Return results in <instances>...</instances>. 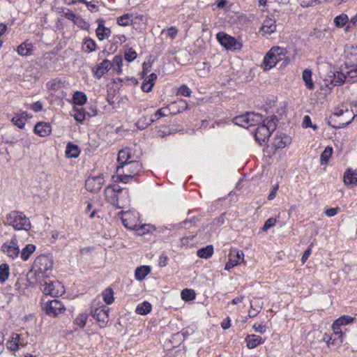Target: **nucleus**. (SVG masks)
Listing matches in <instances>:
<instances>
[{"label":"nucleus","instance_id":"45","mask_svg":"<svg viewBox=\"0 0 357 357\" xmlns=\"http://www.w3.org/2000/svg\"><path fill=\"white\" fill-rule=\"evenodd\" d=\"M86 96L84 93L77 91L73 95V101L75 105H83L86 102Z\"/></svg>","mask_w":357,"mask_h":357},{"label":"nucleus","instance_id":"26","mask_svg":"<svg viewBox=\"0 0 357 357\" xmlns=\"http://www.w3.org/2000/svg\"><path fill=\"white\" fill-rule=\"evenodd\" d=\"M354 320V317H351L348 315H344L335 321V322L333 324V329H336L337 331L342 330L340 328L341 326L351 323L353 322Z\"/></svg>","mask_w":357,"mask_h":357},{"label":"nucleus","instance_id":"37","mask_svg":"<svg viewBox=\"0 0 357 357\" xmlns=\"http://www.w3.org/2000/svg\"><path fill=\"white\" fill-rule=\"evenodd\" d=\"M111 64H112V68L114 71L117 73H122L123 59L121 55H116L111 61Z\"/></svg>","mask_w":357,"mask_h":357},{"label":"nucleus","instance_id":"4","mask_svg":"<svg viewBox=\"0 0 357 357\" xmlns=\"http://www.w3.org/2000/svg\"><path fill=\"white\" fill-rule=\"evenodd\" d=\"M1 251L10 259H16L20 253L17 236L14 235L10 241L4 243L1 247Z\"/></svg>","mask_w":357,"mask_h":357},{"label":"nucleus","instance_id":"7","mask_svg":"<svg viewBox=\"0 0 357 357\" xmlns=\"http://www.w3.org/2000/svg\"><path fill=\"white\" fill-rule=\"evenodd\" d=\"M343 332L342 330L337 331L333 329V333L331 335L325 334L324 340L326 341L329 348L336 349L343 342Z\"/></svg>","mask_w":357,"mask_h":357},{"label":"nucleus","instance_id":"40","mask_svg":"<svg viewBox=\"0 0 357 357\" xmlns=\"http://www.w3.org/2000/svg\"><path fill=\"white\" fill-rule=\"evenodd\" d=\"M10 275L9 266L4 263L0 265V282L4 283L8 278Z\"/></svg>","mask_w":357,"mask_h":357},{"label":"nucleus","instance_id":"8","mask_svg":"<svg viewBox=\"0 0 357 357\" xmlns=\"http://www.w3.org/2000/svg\"><path fill=\"white\" fill-rule=\"evenodd\" d=\"M103 183L104 179L102 175L90 176L85 181V188L86 190L96 193L102 188Z\"/></svg>","mask_w":357,"mask_h":357},{"label":"nucleus","instance_id":"57","mask_svg":"<svg viewBox=\"0 0 357 357\" xmlns=\"http://www.w3.org/2000/svg\"><path fill=\"white\" fill-rule=\"evenodd\" d=\"M276 223V219L273 218H268L264 223L262 230L266 231L268 229L273 227Z\"/></svg>","mask_w":357,"mask_h":357},{"label":"nucleus","instance_id":"54","mask_svg":"<svg viewBox=\"0 0 357 357\" xmlns=\"http://www.w3.org/2000/svg\"><path fill=\"white\" fill-rule=\"evenodd\" d=\"M137 55V52L132 48H130L125 52L124 58L127 61L131 62L136 59Z\"/></svg>","mask_w":357,"mask_h":357},{"label":"nucleus","instance_id":"48","mask_svg":"<svg viewBox=\"0 0 357 357\" xmlns=\"http://www.w3.org/2000/svg\"><path fill=\"white\" fill-rule=\"evenodd\" d=\"M153 122H155L154 119H148L146 116H143L138 120L137 126L140 130H143Z\"/></svg>","mask_w":357,"mask_h":357},{"label":"nucleus","instance_id":"55","mask_svg":"<svg viewBox=\"0 0 357 357\" xmlns=\"http://www.w3.org/2000/svg\"><path fill=\"white\" fill-rule=\"evenodd\" d=\"M12 122L14 123V125L17 126L19 128H23L25 125L26 119H25V118H24L22 116L19 117L17 116H14L12 119Z\"/></svg>","mask_w":357,"mask_h":357},{"label":"nucleus","instance_id":"25","mask_svg":"<svg viewBox=\"0 0 357 357\" xmlns=\"http://www.w3.org/2000/svg\"><path fill=\"white\" fill-rule=\"evenodd\" d=\"M79 153L80 149L77 145L74 144L72 142L68 143L65 151V154L67 158H76L79 156Z\"/></svg>","mask_w":357,"mask_h":357},{"label":"nucleus","instance_id":"15","mask_svg":"<svg viewBox=\"0 0 357 357\" xmlns=\"http://www.w3.org/2000/svg\"><path fill=\"white\" fill-rule=\"evenodd\" d=\"M98 27L96 30V35L99 40H102L105 38H108L111 35V30L105 26V20L103 19H98L97 20Z\"/></svg>","mask_w":357,"mask_h":357},{"label":"nucleus","instance_id":"47","mask_svg":"<svg viewBox=\"0 0 357 357\" xmlns=\"http://www.w3.org/2000/svg\"><path fill=\"white\" fill-rule=\"evenodd\" d=\"M96 47V44L95 41L91 38H88L84 40L83 45V50L85 52L90 53L95 51Z\"/></svg>","mask_w":357,"mask_h":357},{"label":"nucleus","instance_id":"6","mask_svg":"<svg viewBox=\"0 0 357 357\" xmlns=\"http://www.w3.org/2000/svg\"><path fill=\"white\" fill-rule=\"evenodd\" d=\"M218 42L227 50H239L242 45L236 39L224 32H219L216 35Z\"/></svg>","mask_w":357,"mask_h":357},{"label":"nucleus","instance_id":"62","mask_svg":"<svg viewBox=\"0 0 357 357\" xmlns=\"http://www.w3.org/2000/svg\"><path fill=\"white\" fill-rule=\"evenodd\" d=\"M174 104H178V108L177 112H182L183 111H185L188 109V103L185 100H181L178 101L177 102H174Z\"/></svg>","mask_w":357,"mask_h":357},{"label":"nucleus","instance_id":"3","mask_svg":"<svg viewBox=\"0 0 357 357\" xmlns=\"http://www.w3.org/2000/svg\"><path fill=\"white\" fill-rule=\"evenodd\" d=\"M34 266L38 268L37 271L42 274V276L47 279L49 278L50 271L52 270L53 259L50 255H40L34 261Z\"/></svg>","mask_w":357,"mask_h":357},{"label":"nucleus","instance_id":"41","mask_svg":"<svg viewBox=\"0 0 357 357\" xmlns=\"http://www.w3.org/2000/svg\"><path fill=\"white\" fill-rule=\"evenodd\" d=\"M265 120V126H266L270 132L272 133L277 128L278 118L275 115L271 116L270 118H266Z\"/></svg>","mask_w":357,"mask_h":357},{"label":"nucleus","instance_id":"21","mask_svg":"<svg viewBox=\"0 0 357 357\" xmlns=\"http://www.w3.org/2000/svg\"><path fill=\"white\" fill-rule=\"evenodd\" d=\"M121 213L123 214L121 219L125 227L131 230L137 229V224L132 220V215L130 213L121 211Z\"/></svg>","mask_w":357,"mask_h":357},{"label":"nucleus","instance_id":"64","mask_svg":"<svg viewBox=\"0 0 357 357\" xmlns=\"http://www.w3.org/2000/svg\"><path fill=\"white\" fill-rule=\"evenodd\" d=\"M30 108L33 110L34 112H40L43 109V104L40 101H37L36 102H33L30 105Z\"/></svg>","mask_w":357,"mask_h":357},{"label":"nucleus","instance_id":"63","mask_svg":"<svg viewBox=\"0 0 357 357\" xmlns=\"http://www.w3.org/2000/svg\"><path fill=\"white\" fill-rule=\"evenodd\" d=\"M74 118L77 121L82 122L85 119V114L82 110H76Z\"/></svg>","mask_w":357,"mask_h":357},{"label":"nucleus","instance_id":"61","mask_svg":"<svg viewBox=\"0 0 357 357\" xmlns=\"http://www.w3.org/2000/svg\"><path fill=\"white\" fill-rule=\"evenodd\" d=\"M191 92V90L186 85H182L178 89V93L183 96L189 97Z\"/></svg>","mask_w":357,"mask_h":357},{"label":"nucleus","instance_id":"1","mask_svg":"<svg viewBox=\"0 0 357 357\" xmlns=\"http://www.w3.org/2000/svg\"><path fill=\"white\" fill-rule=\"evenodd\" d=\"M142 170V163L137 160H131L124 165H118L116 167V181L127 183L134 177L138 176Z\"/></svg>","mask_w":357,"mask_h":357},{"label":"nucleus","instance_id":"19","mask_svg":"<svg viewBox=\"0 0 357 357\" xmlns=\"http://www.w3.org/2000/svg\"><path fill=\"white\" fill-rule=\"evenodd\" d=\"M271 50H275L274 54H275V56L277 57V59L279 61L284 59V61L282 62V63L280 65V67H284L289 63V61H290L289 59L286 57L287 51L285 48L275 46V47H273L271 49Z\"/></svg>","mask_w":357,"mask_h":357},{"label":"nucleus","instance_id":"32","mask_svg":"<svg viewBox=\"0 0 357 357\" xmlns=\"http://www.w3.org/2000/svg\"><path fill=\"white\" fill-rule=\"evenodd\" d=\"M249 116H248V112H246L245 114L243 115H240L238 116H236L233 119L232 121L234 124L238 125L239 126L243 127V128H249Z\"/></svg>","mask_w":357,"mask_h":357},{"label":"nucleus","instance_id":"30","mask_svg":"<svg viewBox=\"0 0 357 357\" xmlns=\"http://www.w3.org/2000/svg\"><path fill=\"white\" fill-rule=\"evenodd\" d=\"M151 268L149 266H141L137 267L135 272V276L137 280L142 281L150 273Z\"/></svg>","mask_w":357,"mask_h":357},{"label":"nucleus","instance_id":"22","mask_svg":"<svg viewBox=\"0 0 357 357\" xmlns=\"http://www.w3.org/2000/svg\"><path fill=\"white\" fill-rule=\"evenodd\" d=\"M132 158L133 157L129 148L121 149L118 153L117 161L119 164V165H124L126 162H130Z\"/></svg>","mask_w":357,"mask_h":357},{"label":"nucleus","instance_id":"17","mask_svg":"<svg viewBox=\"0 0 357 357\" xmlns=\"http://www.w3.org/2000/svg\"><path fill=\"white\" fill-rule=\"evenodd\" d=\"M346 79V75L342 72L337 71L336 73H333V75L328 76V79H326L325 82H329L330 84L333 86H340L344 84Z\"/></svg>","mask_w":357,"mask_h":357},{"label":"nucleus","instance_id":"24","mask_svg":"<svg viewBox=\"0 0 357 357\" xmlns=\"http://www.w3.org/2000/svg\"><path fill=\"white\" fill-rule=\"evenodd\" d=\"M354 116H355V115H354L350 119H349L348 121H337L335 119L336 116H333V115H332L330 116V118L328 119V126H330L334 128H336V129L344 128V127H346L347 126H348L353 121V119H354Z\"/></svg>","mask_w":357,"mask_h":357},{"label":"nucleus","instance_id":"34","mask_svg":"<svg viewBox=\"0 0 357 357\" xmlns=\"http://www.w3.org/2000/svg\"><path fill=\"white\" fill-rule=\"evenodd\" d=\"M211 66L207 62L197 63V73L199 77H205L210 72Z\"/></svg>","mask_w":357,"mask_h":357},{"label":"nucleus","instance_id":"53","mask_svg":"<svg viewBox=\"0 0 357 357\" xmlns=\"http://www.w3.org/2000/svg\"><path fill=\"white\" fill-rule=\"evenodd\" d=\"M303 128H312L314 130H317L318 127L315 124H312L311 122V119L310 116L305 115L303 118Z\"/></svg>","mask_w":357,"mask_h":357},{"label":"nucleus","instance_id":"31","mask_svg":"<svg viewBox=\"0 0 357 357\" xmlns=\"http://www.w3.org/2000/svg\"><path fill=\"white\" fill-rule=\"evenodd\" d=\"M312 70L308 68H306L305 70H304L303 72V75H302V78H303V82H305L306 87L308 89H311V90L313 89L314 86V83L312 80Z\"/></svg>","mask_w":357,"mask_h":357},{"label":"nucleus","instance_id":"36","mask_svg":"<svg viewBox=\"0 0 357 357\" xmlns=\"http://www.w3.org/2000/svg\"><path fill=\"white\" fill-rule=\"evenodd\" d=\"M213 253V247L212 245H207L197 250V256L200 258L208 259L212 256Z\"/></svg>","mask_w":357,"mask_h":357},{"label":"nucleus","instance_id":"35","mask_svg":"<svg viewBox=\"0 0 357 357\" xmlns=\"http://www.w3.org/2000/svg\"><path fill=\"white\" fill-rule=\"evenodd\" d=\"M36 250V246L33 244H28L24 248L22 252L20 253V257L23 261H26L29 258L30 255L33 253Z\"/></svg>","mask_w":357,"mask_h":357},{"label":"nucleus","instance_id":"11","mask_svg":"<svg viewBox=\"0 0 357 357\" xmlns=\"http://www.w3.org/2000/svg\"><path fill=\"white\" fill-rule=\"evenodd\" d=\"M271 135V133L270 132L268 128L265 126V121H263V123L257 126L255 132V139L259 142L260 145H261L262 143L266 142V140L269 139Z\"/></svg>","mask_w":357,"mask_h":357},{"label":"nucleus","instance_id":"50","mask_svg":"<svg viewBox=\"0 0 357 357\" xmlns=\"http://www.w3.org/2000/svg\"><path fill=\"white\" fill-rule=\"evenodd\" d=\"M181 298L186 301H192L195 298V293L192 289H185L181 291Z\"/></svg>","mask_w":357,"mask_h":357},{"label":"nucleus","instance_id":"46","mask_svg":"<svg viewBox=\"0 0 357 357\" xmlns=\"http://www.w3.org/2000/svg\"><path fill=\"white\" fill-rule=\"evenodd\" d=\"M333 153V149L331 146H327L320 155L321 165L327 164Z\"/></svg>","mask_w":357,"mask_h":357},{"label":"nucleus","instance_id":"20","mask_svg":"<svg viewBox=\"0 0 357 357\" xmlns=\"http://www.w3.org/2000/svg\"><path fill=\"white\" fill-rule=\"evenodd\" d=\"M51 126L48 123L39 122L34 127V132L40 137H46L51 133Z\"/></svg>","mask_w":357,"mask_h":357},{"label":"nucleus","instance_id":"33","mask_svg":"<svg viewBox=\"0 0 357 357\" xmlns=\"http://www.w3.org/2000/svg\"><path fill=\"white\" fill-rule=\"evenodd\" d=\"M33 50V45L31 43L24 42L17 47V53L21 56H28Z\"/></svg>","mask_w":357,"mask_h":357},{"label":"nucleus","instance_id":"27","mask_svg":"<svg viewBox=\"0 0 357 357\" xmlns=\"http://www.w3.org/2000/svg\"><path fill=\"white\" fill-rule=\"evenodd\" d=\"M291 142V138L287 135H277L274 139L273 145L274 146L279 149H283L287 145L289 144Z\"/></svg>","mask_w":357,"mask_h":357},{"label":"nucleus","instance_id":"39","mask_svg":"<svg viewBox=\"0 0 357 357\" xmlns=\"http://www.w3.org/2000/svg\"><path fill=\"white\" fill-rule=\"evenodd\" d=\"M156 228L155 226L149 224H144L142 225H137V229L135 231L137 232L138 235L142 236L146 234V233H151L153 231H155Z\"/></svg>","mask_w":357,"mask_h":357},{"label":"nucleus","instance_id":"59","mask_svg":"<svg viewBox=\"0 0 357 357\" xmlns=\"http://www.w3.org/2000/svg\"><path fill=\"white\" fill-rule=\"evenodd\" d=\"M153 85L154 82H149V81H146V79H145L143 82L141 88L144 92L148 93L152 90Z\"/></svg>","mask_w":357,"mask_h":357},{"label":"nucleus","instance_id":"58","mask_svg":"<svg viewBox=\"0 0 357 357\" xmlns=\"http://www.w3.org/2000/svg\"><path fill=\"white\" fill-rule=\"evenodd\" d=\"M47 86L50 90L56 91L60 88V82L56 79H53L47 83Z\"/></svg>","mask_w":357,"mask_h":357},{"label":"nucleus","instance_id":"60","mask_svg":"<svg viewBox=\"0 0 357 357\" xmlns=\"http://www.w3.org/2000/svg\"><path fill=\"white\" fill-rule=\"evenodd\" d=\"M301 6L303 7H308L312 6L313 3H320L323 1H328L329 0H301Z\"/></svg>","mask_w":357,"mask_h":357},{"label":"nucleus","instance_id":"29","mask_svg":"<svg viewBox=\"0 0 357 357\" xmlns=\"http://www.w3.org/2000/svg\"><path fill=\"white\" fill-rule=\"evenodd\" d=\"M248 123L250 127L255 126H259L260 124L263 123V121H265L262 115L259 113L248 112Z\"/></svg>","mask_w":357,"mask_h":357},{"label":"nucleus","instance_id":"43","mask_svg":"<svg viewBox=\"0 0 357 357\" xmlns=\"http://www.w3.org/2000/svg\"><path fill=\"white\" fill-rule=\"evenodd\" d=\"M151 310V305L147 302L144 301L142 304L139 305L136 308V312L139 314H147Z\"/></svg>","mask_w":357,"mask_h":357},{"label":"nucleus","instance_id":"9","mask_svg":"<svg viewBox=\"0 0 357 357\" xmlns=\"http://www.w3.org/2000/svg\"><path fill=\"white\" fill-rule=\"evenodd\" d=\"M45 309L47 314L50 317H56L65 310L61 302L56 299L47 301Z\"/></svg>","mask_w":357,"mask_h":357},{"label":"nucleus","instance_id":"14","mask_svg":"<svg viewBox=\"0 0 357 357\" xmlns=\"http://www.w3.org/2000/svg\"><path fill=\"white\" fill-rule=\"evenodd\" d=\"M244 254L242 251L231 250L229 253L228 262L226 264L225 269L230 270L234 266L239 264V260H243Z\"/></svg>","mask_w":357,"mask_h":357},{"label":"nucleus","instance_id":"5","mask_svg":"<svg viewBox=\"0 0 357 357\" xmlns=\"http://www.w3.org/2000/svg\"><path fill=\"white\" fill-rule=\"evenodd\" d=\"M63 286L59 281L43 280L41 283V290L45 295L57 297L63 293Z\"/></svg>","mask_w":357,"mask_h":357},{"label":"nucleus","instance_id":"44","mask_svg":"<svg viewBox=\"0 0 357 357\" xmlns=\"http://www.w3.org/2000/svg\"><path fill=\"white\" fill-rule=\"evenodd\" d=\"M102 298L105 303L110 305L114 302V291L110 287L107 288L102 293Z\"/></svg>","mask_w":357,"mask_h":357},{"label":"nucleus","instance_id":"52","mask_svg":"<svg viewBox=\"0 0 357 357\" xmlns=\"http://www.w3.org/2000/svg\"><path fill=\"white\" fill-rule=\"evenodd\" d=\"M131 15L129 14H125L117 18V24L120 26H128L131 22Z\"/></svg>","mask_w":357,"mask_h":357},{"label":"nucleus","instance_id":"18","mask_svg":"<svg viewBox=\"0 0 357 357\" xmlns=\"http://www.w3.org/2000/svg\"><path fill=\"white\" fill-rule=\"evenodd\" d=\"M275 50H269L266 55L264 56L263 61V66L265 70H269L279 62L275 54H274Z\"/></svg>","mask_w":357,"mask_h":357},{"label":"nucleus","instance_id":"16","mask_svg":"<svg viewBox=\"0 0 357 357\" xmlns=\"http://www.w3.org/2000/svg\"><path fill=\"white\" fill-rule=\"evenodd\" d=\"M276 26L277 25L275 24V20L268 17L264 20L262 26L260 29V32H261L263 35H270L275 31Z\"/></svg>","mask_w":357,"mask_h":357},{"label":"nucleus","instance_id":"23","mask_svg":"<svg viewBox=\"0 0 357 357\" xmlns=\"http://www.w3.org/2000/svg\"><path fill=\"white\" fill-rule=\"evenodd\" d=\"M344 182L345 185H357V172L351 169H347L344 175Z\"/></svg>","mask_w":357,"mask_h":357},{"label":"nucleus","instance_id":"28","mask_svg":"<svg viewBox=\"0 0 357 357\" xmlns=\"http://www.w3.org/2000/svg\"><path fill=\"white\" fill-rule=\"evenodd\" d=\"M245 341L247 346L250 349H253L264 342L262 337L256 335H249L246 337Z\"/></svg>","mask_w":357,"mask_h":357},{"label":"nucleus","instance_id":"10","mask_svg":"<svg viewBox=\"0 0 357 357\" xmlns=\"http://www.w3.org/2000/svg\"><path fill=\"white\" fill-rule=\"evenodd\" d=\"M107 312L108 310L106 309V307L92 309L91 311L92 317L99 323L100 328H104L109 321Z\"/></svg>","mask_w":357,"mask_h":357},{"label":"nucleus","instance_id":"42","mask_svg":"<svg viewBox=\"0 0 357 357\" xmlns=\"http://www.w3.org/2000/svg\"><path fill=\"white\" fill-rule=\"evenodd\" d=\"M265 120V126H266L270 132L272 133L277 128L278 118L275 115L271 116L270 118H266Z\"/></svg>","mask_w":357,"mask_h":357},{"label":"nucleus","instance_id":"38","mask_svg":"<svg viewBox=\"0 0 357 357\" xmlns=\"http://www.w3.org/2000/svg\"><path fill=\"white\" fill-rule=\"evenodd\" d=\"M8 347L12 351H17L20 348V335L13 333L8 342Z\"/></svg>","mask_w":357,"mask_h":357},{"label":"nucleus","instance_id":"56","mask_svg":"<svg viewBox=\"0 0 357 357\" xmlns=\"http://www.w3.org/2000/svg\"><path fill=\"white\" fill-rule=\"evenodd\" d=\"M344 114H347L348 117H351V112L349 111L347 108L344 109H337L336 111L333 114V116H336L337 118H340V116H344Z\"/></svg>","mask_w":357,"mask_h":357},{"label":"nucleus","instance_id":"2","mask_svg":"<svg viewBox=\"0 0 357 357\" xmlns=\"http://www.w3.org/2000/svg\"><path fill=\"white\" fill-rule=\"evenodd\" d=\"M5 225L13 227L15 229H24L28 231L31 228V222L23 214L17 211H13L6 215Z\"/></svg>","mask_w":357,"mask_h":357},{"label":"nucleus","instance_id":"13","mask_svg":"<svg viewBox=\"0 0 357 357\" xmlns=\"http://www.w3.org/2000/svg\"><path fill=\"white\" fill-rule=\"evenodd\" d=\"M112 64H111V61L109 60H103L100 63L98 64L93 68L94 77L98 79L101 78L105 73H107L112 68Z\"/></svg>","mask_w":357,"mask_h":357},{"label":"nucleus","instance_id":"51","mask_svg":"<svg viewBox=\"0 0 357 357\" xmlns=\"http://www.w3.org/2000/svg\"><path fill=\"white\" fill-rule=\"evenodd\" d=\"M89 317L88 314L82 313L79 314L75 320V323L80 328H84L86 325V321Z\"/></svg>","mask_w":357,"mask_h":357},{"label":"nucleus","instance_id":"12","mask_svg":"<svg viewBox=\"0 0 357 357\" xmlns=\"http://www.w3.org/2000/svg\"><path fill=\"white\" fill-rule=\"evenodd\" d=\"M344 55L347 66H357V46L347 45L344 49Z\"/></svg>","mask_w":357,"mask_h":357},{"label":"nucleus","instance_id":"49","mask_svg":"<svg viewBox=\"0 0 357 357\" xmlns=\"http://www.w3.org/2000/svg\"><path fill=\"white\" fill-rule=\"evenodd\" d=\"M349 18L346 14H341L334 19V23L337 27H342L348 22Z\"/></svg>","mask_w":357,"mask_h":357}]
</instances>
